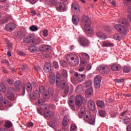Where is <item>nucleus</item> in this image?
I'll return each mask as SVG.
<instances>
[{
    "label": "nucleus",
    "instance_id": "nucleus-56",
    "mask_svg": "<svg viewBox=\"0 0 131 131\" xmlns=\"http://www.w3.org/2000/svg\"><path fill=\"white\" fill-rule=\"evenodd\" d=\"M34 70L38 72H39L41 70L40 67L38 66H35L34 67Z\"/></svg>",
    "mask_w": 131,
    "mask_h": 131
},
{
    "label": "nucleus",
    "instance_id": "nucleus-59",
    "mask_svg": "<svg viewBox=\"0 0 131 131\" xmlns=\"http://www.w3.org/2000/svg\"><path fill=\"white\" fill-rule=\"evenodd\" d=\"M116 82H123L124 81V78L116 79Z\"/></svg>",
    "mask_w": 131,
    "mask_h": 131
},
{
    "label": "nucleus",
    "instance_id": "nucleus-49",
    "mask_svg": "<svg viewBox=\"0 0 131 131\" xmlns=\"http://www.w3.org/2000/svg\"><path fill=\"white\" fill-rule=\"evenodd\" d=\"M81 56L84 57V58H86V59H90V56L89 55V54H88V53H81Z\"/></svg>",
    "mask_w": 131,
    "mask_h": 131
},
{
    "label": "nucleus",
    "instance_id": "nucleus-26",
    "mask_svg": "<svg viewBox=\"0 0 131 131\" xmlns=\"http://www.w3.org/2000/svg\"><path fill=\"white\" fill-rule=\"evenodd\" d=\"M111 69L113 71H119L121 69L120 66L116 63H114L111 66Z\"/></svg>",
    "mask_w": 131,
    "mask_h": 131
},
{
    "label": "nucleus",
    "instance_id": "nucleus-52",
    "mask_svg": "<svg viewBox=\"0 0 131 131\" xmlns=\"http://www.w3.org/2000/svg\"><path fill=\"white\" fill-rule=\"evenodd\" d=\"M7 82L9 85H13L14 84V81H13V80L11 79H8Z\"/></svg>",
    "mask_w": 131,
    "mask_h": 131
},
{
    "label": "nucleus",
    "instance_id": "nucleus-36",
    "mask_svg": "<svg viewBox=\"0 0 131 131\" xmlns=\"http://www.w3.org/2000/svg\"><path fill=\"white\" fill-rule=\"evenodd\" d=\"M83 90V88H82V86L81 85H78L76 87V92L77 94H80V93L82 92Z\"/></svg>",
    "mask_w": 131,
    "mask_h": 131
},
{
    "label": "nucleus",
    "instance_id": "nucleus-34",
    "mask_svg": "<svg viewBox=\"0 0 131 131\" xmlns=\"http://www.w3.org/2000/svg\"><path fill=\"white\" fill-rule=\"evenodd\" d=\"M97 106L100 108H105V103L102 100H98L96 103Z\"/></svg>",
    "mask_w": 131,
    "mask_h": 131
},
{
    "label": "nucleus",
    "instance_id": "nucleus-13",
    "mask_svg": "<svg viewBox=\"0 0 131 131\" xmlns=\"http://www.w3.org/2000/svg\"><path fill=\"white\" fill-rule=\"evenodd\" d=\"M84 120L85 121H88V124H95V118L93 116H84Z\"/></svg>",
    "mask_w": 131,
    "mask_h": 131
},
{
    "label": "nucleus",
    "instance_id": "nucleus-61",
    "mask_svg": "<svg viewBox=\"0 0 131 131\" xmlns=\"http://www.w3.org/2000/svg\"><path fill=\"white\" fill-rule=\"evenodd\" d=\"M17 54L18 55H19V56H25V53L24 52L22 51H18L17 52Z\"/></svg>",
    "mask_w": 131,
    "mask_h": 131
},
{
    "label": "nucleus",
    "instance_id": "nucleus-47",
    "mask_svg": "<svg viewBox=\"0 0 131 131\" xmlns=\"http://www.w3.org/2000/svg\"><path fill=\"white\" fill-rule=\"evenodd\" d=\"M55 77H49V81L50 83H52V84H54V83H55Z\"/></svg>",
    "mask_w": 131,
    "mask_h": 131
},
{
    "label": "nucleus",
    "instance_id": "nucleus-11",
    "mask_svg": "<svg viewBox=\"0 0 131 131\" xmlns=\"http://www.w3.org/2000/svg\"><path fill=\"white\" fill-rule=\"evenodd\" d=\"M101 80H102L101 76L97 75L95 77L94 83L96 89H100L101 86Z\"/></svg>",
    "mask_w": 131,
    "mask_h": 131
},
{
    "label": "nucleus",
    "instance_id": "nucleus-33",
    "mask_svg": "<svg viewBox=\"0 0 131 131\" xmlns=\"http://www.w3.org/2000/svg\"><path fill=\"white\" fill-rule=\"evenodd\" d=\"M92 84L93 81L92 80H88L84 82V88H90Z\"/></svg>",
    "mask_w": 131,
    "mask_h": 131
},
{
    "label": "nucleus",
    "instance_id": "nucleus-18",
    "mask_svg": "<svg viewBox=\"0 0 131 131\" xmlns=\"http://www.w3.org/2000/svg\"><path fill=\"white\" fill-rule=\"evenodd\" d=\"M31 99L32 100H36L38 99L39 97H40V94H39V92L37 90H35L33 93L30 96Z\"/></svg>",
    "mask_w": 131,
    "mask_h": 131
},
{
    "label": "nucleus",
    "instance_id": "nucleus-60",
    "mask_svg": "<svg viewBox=\"0 0 131 131\" xmlns=\"http://www.w3.org/2000/svg\"><path fill=\"white\" fill-rule=\"evenodd\" d=\"M86 69L88 71H90V70H91V69H92V64L91 63H90L87 65Z\"/></svg>",
    "mask_w": 131,
    "mask_h": 131
},
{
    "label": "nucleus",
    "instance_id": "nucleus-20",
    "mask_svg": "<svg viewBox=\"0 0 131 131\" xmlns=\"http://www.w3.org/2000/svg\"><path fill=\"white\" fill-rule=\"evenodd\" d=\"M96 36L97 37H99L100 39H102V40H105L107 38L105 34L103 33L101 31H97L96 32Z\"/></svg>",
    "mask_w": 131,
    "mask_h": 131
},
{
    "label": "nucleus",
    "instance_id": "nucleus-46",
    "mask_svg": "<svg viewBox=\"0 0 131 131\" xmlns=\"http://www.w3.org/2000/svg\"><path fill=\"white\" fill-rule=\"evenodd\" d=\"M88 64V61L84 59L81 60L80 65L83 67L86 66Z\"/></svg>",
    "mask_w": 131,
    "mask_h": 131
},
{
    "label": "nucleus",
    "instance_id": "nucleus-29",
    "mask_svg": "<svg viewBox=\"0 0 131 131\" xmlns=\"http://www.w3.org/2000/svg\"><path fill=\"white\" fill-rule=\"evenodd\" d=\"M70 121V119L69 116H65L63 118V120L62 121V125L63 126H66L68 125V123Z\"/></svg>",
    "mask_w": 131,
    "mask_h": 131
},
{
    "label": "nucleus",
    "instance_id": "nucleus-17",
    "mask_svg": "<svg viewBox=\"0 0 131 131\" xmlns=\"http://www.w3.org/2000/svg\"><path fill=\"white\" fill-rule=\"evenodd\" d=\"M24 41L26 43H30L31 42H32V41H33V42L34 43L35 42V41H37V39L33 40L32 38V36H31V35H30L26 36L24 38Z\"/></svg>",
    "mask_w": 131,
    "mask_h": 131
},
{
    "label": "nucleus",
    "instance_id": "nucleus-21",
    "mask_svg": "<svg viewBox=\"0 0 131 131\" xmlns=\"http://www.w3.org/2000/svg\"><path fill=\"white\" fill-rule=\"evenodd\" d=\"M120 116H121L120 118L122 119L123 123L125 124H128V123H129L130 121V119L129 117H128L127 116H125V115H122Z\"/></svg>",
    "mask_w": 131,
    "mask_h": 131
},
{
    "label": "nucleus",
    "instance_id": "nucleus-27",
    "mask_svg": "<svg viewBox=\"0 0 131 131\" xmlns=\"http://www.w3.org/2000/svg\"><path fill=\"white\" fill-rule=\"evenodd\" d=\"M122 24L126 27V28H128V27H130L129 25V22L125 18H123L121 21Z\"/></svg>",
    "mask_w": 131,
    "mask_h": 131
},
{
    "label": "nucleus",
    "instance_id": "nucleus-31",
    "mask_svg": "<svg viewBox=\"0 0 131 131\" xmlns=\"http://www.w3.org/2000/svg\"><path fill=\"white\" fill-rule=\"evenodd\" d=\"M86 97H90L93 94V88H90L88 89L85 92Z\"/></svg>",
    "mask_w": 131,
    "mask_h": 131
},
{
    "label": "nucleus",
    "instance_id": "nucleus-45",
    "mask_svg": "<svg viewBox=\"0 0 131 131\" xmlns=\"http://www.w3.org/2000/svg\"><path fill=\"white\" fill-rule=\"evenodd\" d=\"M20 71H26L28 70V67L26 64H23L22 68H19Z\"/></svg>",
    "mask_w": 131,
    "mask_h": 131
},
{
    "label": "nucleus",
    "instance_id": "nucleus-64",
    "mask_svg": "<svg viewBox=\"0 0 131 131\" xmlns=\"http://www.w3.org/2000/svg\"><path fill=\"white\" fill-rule=\"evenodd\" d=\"M111 5H112L114 7H116V2L115 0H113L112 2H111Z\"/></svg>",
    "mask_w": 131,
    "mask_h": 131
},
{
    "label": "nucleus",
    "instance_id": "nucleus-9",
    "mask_svg": "<svg viewBox=\"0 0 131 131\" xmlns=\"http://www.w3.org/2000/svg\"><path fill=\"white\" fill-rule=\"evenodd\" d=\"M85 101L84 97L81 95H78L76 97L75 103L78 107H81L82 103Z\"/></svg>",
    "mask_w": 131,
    "mask_h": 131
},
{
    "label": "nucleus",
    "instance_id": "nucleus-25",
    "mask_svg": "<svg viewBox=\"0 0 131 131\" xmlns=\"http://www.w3.org/2000/svg\"><path fill=\"white\" fill-rule=\"evenodd\" d=\"M8 102L7 100L4 101L0 106V110H8Z\"/></svg>",
    "mask_w": 131,
    "mask_h": 131
},
{
    "label": "nucleus",
    "instance_id": "nucleus-3",
    "mask_svg": "<svg viewBox=\"0 0 131 131\" xmlns=\"http://www.w3.org/2000/svg\"><path fill=\"white\" fill-rule=\"evenodd\" d=\"M82 22L84 25L85 31H86V32H88V33L92 34V28H91L92 21H91V19H90V17H89V16L86 15H83L82 17Z\"/></svg>",
    "mask_w": 131,
    "mask_h": 131
},
{
    "label": "nucleus",
    "instance_id": "nucleus-38",
    "mask_svg": "<svg viewBox=\"0 0 131 131\" xmlns=\"http://www.w3.org/2000/svg\"><path fill=\"white\" fill-rule=\"evenodd\" d=\"M69 105L70 107L72 109V110H75V108L74 107V103H73V100L70 99L69 100Z\"/></svg>",
    "mask_w": 131,
    "mask_h": 131
},
{
    "label": "nucleus",
    "instance_id": "nucleus-51",
    "mask_svg": "<svg viewBox=\"0 0 131 131\" xmlns=\"http://www.w3.org/2000/svg\"><path fill=\"white\" fill-rule=\"evenodd\" d=\"M99 115H106V114H107V113L105 110H101L99 111Z\"/></svg>",
    "mask_w": 131,
    "mask_h": 131
},
{
    "label": "nucleus",
    "instance_id": "nucleus-15",
    "mask_svg": "<svg viewBox=\"0 0 131 131\" xmlns=\"http://www.w3.org/2000/svg\"><path fill=\"white\" fill-rule=\"evenodd\" d=\"M90 114H92L91 112L88 110H86V107L85 106H82L79 113V115H90Z\"/></svg>",
    "mask_w": 131,
    "mask_h": 131
},
{
    "label": "nucleus",
    "instance_id": "nucleus-22",
    "mask_svg": "<svg viewBox=\"0 0 131 131\" xmlns=\"http://www.w3.org/2000/svg\"><path fill=\"white\" fill-rule=\"evenodd\" d=\"M51 65L52 64L50 62L46 63L43 68L44 71L47 73H48V72H50V71L52 70V67H51Z\"/></svg>",
    "mask_w": 131,
    "mask_h": 131
},
{
    "label": "nucleus",
    "instance_id": "nucleus-40",
    "mask_svg": "<svg viewBox=\"0 0 131 131\" xmlns=\"http://www.w3.org/2000/svg\"><path fill=\"white\" fill-rule=\"evenodd\" d=\"M0 91L2 93H6L7 92V88L3 84H0Z\"/></svg>",
    "mask_w": 131,
    "mask_h": 131
},
{
    "label": "nucleus",
    "instance_id": "nucleus-41",
    "mask_svg": "<svg viewBox=\"0 0 131 131\" xmlns=\"http://www.w3.org/2000/svg\"><path fill=\"white\" fill-rule=\"evenodd\" d=\"M29 29L31 31L34 32L37 31V30H38V28L35 25H33L29 27Z\"/></svg>",
    "mask_w": 131,
    "mask_h": 131
},
{
    "label": "nucleus",
    "instance_id": "nucleus-2",
    "mask_svg": "<svg viewBox=\"0 0 131 131\" xmlns=\"http://www.w3.org/2000/svg\"><path fill=\"white\" fill-rule=\"evenodd\" d=\"M66 58L67 61L72 67H75L79 64V59L76 54L71 53L68 54Z\"/></svg>",
    "mask_w": 131,
    "mask_h": 131
},
{
    "label": "nucleus",
    "instance_id": "nucleus-39",
    "mask_svg": "<svg viewBox=\"0 0 131 131\" xmlns=\"http://www.w3.org/2000/svg\"><path fill=\"white\" fill-rule=\"evenodd\" d=\"M4 126H5V127H7V128H11V126H12V123H11V121L7 120L5 121V124Z\"/></svg>",
    "mask_w": 131,
    "mask_h": 131
},
{
    "label": "nucleus",
    "instance_id": "nucleus-55",
    "mask_svg": "<svg viewBox=\"0 0 131 131\" xmlns=\"http://www.w3.org/2000/svg\"><path fill=\"white\" fill-rule=\"evenodd\" d=\"M6 41L8 47L9 48H11L12 47H13V44L12 43H11V42H10V41L9 40L6 39Z\"/></svg>",
    "mask_w": 131,
    "mask_h": 131
},
{
    "label": "nucleus",
    "instance_id": "nucleus-12",
    "mask_svg": "<svg viewBox=\"0 0 131 131\" xmlns=\"http://www.w3.org/2000/svg\"><path fill=\"white\" fill-rule=\"evenodd\" d=\"M56 10L58 11V12H65L66 10L65 4H64L63 3H58L56 5Z\"/></svg>",
    "mask_w": 131,
    "mask_h": 131
},
{
    "label": "nucleus",
    "instance_id": "nucleus-44",
    "mask_svg": "<svg viewBox=\"0 0 131 131\" xmlns=\"http://www.w3.org/2000/svg\"><path fill=\"white\" fill-rule=\"evenodd\" d=\"M39 92L40 93V94H41V95H42V94H44L46 92V88H45V86H41L39 88Z\"/></svg>",
    "mask_w": 131,
    "mask_h": 131
},
{
    "label": "nucleus",
    "instance_id": "nucleus-24",
    "mask_svg": "<svg viewBox=\"0 0 131 131\" xmlns=\"http://www.w3.org/2000/svg\"><path fill=\"white\" fill-rule=\"evenodd\" d=\"M14 84L15 88L17 91H20V90H21V87L22 86V83L21 82V81H16L14 82Z\"/></svg>",
    "mask_w": 131,
    "mask_h": 131
},
{
    "label": "nucleus",
    "instance_id": "nucleus-14",
    "mask_svg": "<svg viewBox=\"0 0 131 131\" xmlns=\"http://www.w3.org/2000/svg\"><path fill=\"white\" fill-rule=\"evenodd\" d=\"M15 28L16 25L13 23H10L6 25L5 30H7V31H13Z\"/></svg>",
    "mask_w": 131,
    "mask_h": 131
},
{
    "label": "nucleus",
    "instance_id": "nucleus-28",
    "mask_svg": "<svg viewBox=\"0 0 131 131\" xmlns=\"http://www.w3.org/2000/svg\"><path fill=\"white\" fill-rule=\"evenodd\" d=\"M28 50L30 53H37V47L35 46H31L29 48Z\"/></svg>",
    "mask_w": 131,
    "mask_h": 131
},
{
    "label": "nucleus",
    "instance_id": "nucleus-54",
    "mask_svg": "<svg viewBox=\"0 0 131 131\" xmlns=\"http://www.w3.org/2000/svg\"><path fill=\"white\" fill-rule=\"evenodd\" d=\"M53 65L54 67H55V69H58V68H59V64H58L57 61H54L53 62Z\"/></svg>",
    "mask_w": 131,
    "mask_h": 131
},
{
    "label": "nucleus",
    "instance_id": "nucleus-50",
    "mask_svg": "<svg viewBox=\"0 0 131 131\" xmlns=\"http://www.w3.org/2000/svg\"><path fill=\"white\" fill-rule=\"evenodd\" d=\"M76 129L77 127L74 124H71V126H70V130L71 131H76Z\"/></svg>",
    "mask_w": 131,
    "mask_h": 131
},
{
    "label": "nucleus",
    "instance_id": "nucleus-62",
    "mask_svg": "<svg viewBox=\"0 0 131 131\" xmlns=\"http://www.w3.org/2000/svg\"><path fill=\"white\" fill-rule=\"evenodd\" d=\"M48 30H45L43 31V36H48Z\"/></svg>",
    "mask_w": 131,
    "mask_h": 131
},
{
    "label": "nucleus",
    "instance_id": "nucleus-7",
    "mask_svg": "<svg viewBox=\"0 0 131 131\" xmlns=\"http://www.w3.org/2000/svg\"><path fill=\"white\" fill-rule=\"evenodd\" d=\"M97 70L101 74H108L110 72V69L106 66H100L97 67Z\"/></svg>",
    "mask_w": 131,
    "mask_h": 131
},
{
    "label": "nucleus",
    "instance_id": "nucleus-5",
    "mask_svg": "<svg viewBox=\"0 0 131 131\" xmlns=\"http://www.w3.org/2000/svg\"><path fill=\"white\" fill-rule=\"evenodd\" d=\"M37 111L40 115H41L43 111L44 112V115H54V113L50 110L49 105L47 104H41L40 108H37Z\"/></svg>",
    "mask_w": 131,
    "mask_h": 131
},
{
    "label": "nucleus",
    "instance_id": "nucleus-32",
    "mask_svg": "<svg viewBox=\"0 0 131 131\" xmlns=\"http://www.w3.org/2000/svg\"><path fill=\"white\" fill-rule=\"evenodd\" d=\"M123 37L120 34L116 33L114 35V38L116 39V40H121Z\"/></svg>",
    "mask_w": 131,
    "mask_h": 131
},
{
    "label": "nucleus",
    "instance_id": "nucleus-30",
    "mask_svg": "<svg viewBox=\"0 0 131 131\" xmlns=\"http://www.w3.org/2000/svg\"><path fill=\"white\" fill-rule=\"evenodd\" d=\"M73 23L76 25L79 22V17L77 15H73L72 17Z\"/></svg>",
    "mask_w": 131,
    "mask_h": 131
},
{
    "label": "nucleus",
    "instance_id": "nucleus-53",
    "mask_svg": "<svg viewBox=\"0 0 131 131\" xmlns=\"http://www.w3.org/2000/svg\"><path fill=\"white\" fill-rule=\"evenodd\" d=\"M124 5H131V0H123Z\"/></svg>",
    "mask_w": 131,
    "mask_h": 131
},
{
    "label": "nucleus",
    "instance_id": "nucleus-8",
    "mask_svg": "<svg viewBox=\"0 0 131 131\" xmlns=\"http://www.w3.org/2000/svg\"><path fill=\"white\" fill-rule=\"evenodd\" d=\"M114 28L120 32V33H122V34H125L127 32V29L125 28L124 26L121 25V24H116L114 26Z\"/></svg>",
    "mask_w": 131,
    "mask_h": 131
},
{
    "label": "nucleus",
    "instance_id": "nucleus-6",
    "mask_svg": "<svg viewBox=\"0 0 131 131\" xmlns=\"http://www.w3.org/2000/svg\"><path fill=\"white\" fill-rule=\"evenodd\" d=\"M79 43L83 48H88L91 45V42L89 39L83 36L79 38Z\"/></svg>",
    "mask_w": 131,
    "mask_h": 131
},
{
    "label": "nucleus",
    "instance_id": "nucleus-10",
    "mask_svg": "<svg viewBox=\"0 0 131 131\" xmlns=\"http://www.w3.org/2000/svg\"><path fill=\"white\" fill-rule=\"evenodd\" d=\"M53 95H54V89L52 88H49L48 91H46L42 94L43 98L45 99V100L50 99L51 96H53Z\"/></svg>",
    "mask_w": 131,
    "mask_h": 131
},
{
    "label": "nucleus",
    "instance_id": "nucleus-43",
    "mask_svg": "<svg viewBox=\"0 0 131 131\" xmlns=\"http://www.w3.org/2000/svg\"><path fill=\"white\" fill-rule=\"evenodd\" d=\"M7 22H9L8 17H5L0 20L1 24H5V23H7Z\"/></svg>",
    "mask_w": 131,
    "mask_h": 131
},
{
    "label": "nucleus",
    "instance_id": "nucleus-37",
    "mask_svg": "<svg viewBox=\"0 0 131 131\" xmlns=\"http://www.w3.org/2000/svg\"><path fill=\"white\" fill-rule=\"evenodd\" d=\"M26 90L29 93L32 91V85L30 83H27L26 84Z\"/></svg>",
    "mask_w": 131,
    "mask_h": 131
},
{
    "label": "nucleus",
    "instance_id": "nucleus-23",
    "mask_svg": "<svg viewBox=\"0 0 131 131\" xmlns=\"http://www.w3.org/2000/svg\"><path fill=\"white\" fill-rule=\"evenodd\" d=\"M39 49L41 52H47V51H49L51 49V47L50 45H43L39 46Z\"/></svg>",
    "mask_w": 131,
    "mask_h": 131
},
{
    "label": "nucleus",
    "instance_id": "nucleus-48",
    "mask_svg": "<svg viewBox=\"0 0 131 131\" xmlns=\"http://www.w3.org/2000/svg\"><path fill=\"white\" fill-rule=\"evenodd\" d=\"M60 65L62 67H67V62L65 60H61L60 61Z\"/></svg>",
    "mask_w": 131,
    "mask_h": 131
},
{
    "label": "nucleus",
    "instance_id": "nucleus-4",
    "mask_svg": "<svg viewBox=\"0 0 131 131\" xmlns=\"http://www.w3.org/2000/svg\"><path fill=\"white\" fill-rule=\"evenodd\" d=\"M45 118L47 120H51V122H48L47 124L52 128L57 127L59 126L60 122L58 121L57 118L54 116H45Z\"/></svg>",
    "mask_w": 131,
    "mask_h": 131
},
{
    "label": "nucleus",
    "instance_id": "nucleus-63",
    "mask_svg": "<svg viewBox=\"0 0 131 131\" xmlns=\"http://www.w3.org/2000/svg\"><path fill=\"white\" fill-rule=\"evenodd\" d=\"M126 130L131 131V123H130L129 125L126 126Z\"/></svg>",
    "mask_w": 131,
    "mask_h": 131
},
{
    "label": "nucleus",
    "instance_id": "nucleus-35",
    "mask_svg": "<svg viewBox=\"0 0 131 131\" xmlns=\"http://www.w3.org/2000/svg\"><path fill=\"white\" fill-rule=\"evenodd\" d=\"M102 46L103 47L108 48V47H113V43H109L107 41H104L102 42Z\"/></svg>",
    "mask_w": 131,
    "mask_h": 131
},
{
    "label": "nucleus",
    "instance_id": "nucleus-16",
    "mask_svg": "<svg viewBox=\"0 0 131 131\" xmlns=\"http://www.w3.org/2000/svg\"><path fill=\"white\" fill-rule=\"evenodd\" d=\"M75 76H76L77 79L79 82H82V81H84V79L85 78V74H78V73L76 72L75 73Z\"/></svg>",
    "mask_w": 131,
    "mask_h": 131
},
{
    "label": "nucleus",
    "instance_id": "nucleus-42",
    "mask_svg": "<svg viewBox=\"0 0 131 131\" xmlns=\"http://www.w3.org/2000/svg\"><path fill=\"white\" fill-rule=\"evenodd\" d=\"M130 67L125 66L123 67V70L124 72H125V73H128V72L130 71Z\"/></svg>",
    "mask_w": 131,
    "mask_h": 131
},
{
    "label": "nucleus",
    "instance_id": "nucleus-58",
    "mask_svg": "<svg viewBox=\"0 0 131 131\" xmlns=\"http://www.w3.org/2000/svg\"><path fill=\"white\" fill-rule=\"evenodd\" d=\"M72 10H75V11H77V9H78V6L76 5H72Z\"/></svg>",
    "mask_w": 131,
    "mask_h": 131
},
{
    "label": "nucleus",
    "instance_id": "nucleus-1",
    "mask_svg": "<svg viewBox=\"0 0 131 131\" xmlns=\"http://www.w3.org/2000/svg\"><path fill=\"white\" fill-rule=\"evenodd\" d=\"M61 74L62 78L59 73H57L56 75V83L57 86L64 90V93L65 95H67L69 93V86L67 85V78L68 77V73L66 70H61Z\"/></svg>",
    "mask_w": 131,
    "mask_h": 131
},
{
    "label": "nucleus",
    "instance_id": "nucleus-19",
    "mask_svg": "<svg viewBox=\"0 0 131 131\" xmlns=\"http://www.w3.org/2000/svg\"><path fill=\"white\" fill-rule=\"evenodd\" d=\"M88 107L91 111H95V110H96V104H95V102L92 100L88 101Z\"/></svg>",
    "mask_w": 131,
    "mask_h": 131
},
{
    "label": "nucleus",
    "instance_id": "nucleus-57",
    "mask_svg": "<svg viewBox=\"0 0 131 131\" xmlns=\"http://www.w3.org/2000/svg\"><path fill=\"white\" fill-rule=\"evenodd\" d=\"M71 79L72 83H74V84H76V78H75L74 77H72Z\"/></svg>",
    "mask_w": 131,
    "mask_h": 131
}]
</instances>
